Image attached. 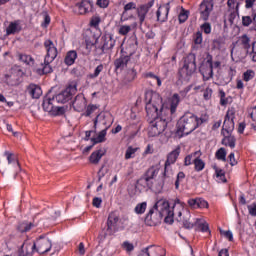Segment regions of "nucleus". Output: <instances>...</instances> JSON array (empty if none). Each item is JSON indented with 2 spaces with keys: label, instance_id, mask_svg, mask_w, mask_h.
Here are the masks:
<instances>
[{
  "label": "nucleus",
  "instance_id": "1",
  "mask_svg": "<svg viewBox=\"0 0 256 256\" xmlns=\"http://www.w3.org/2000/svg\"><path fill=\"white\" fill-rule=\"evenodd\" d=\"M207 116L198 118L194 113L187 111L177 122V135L180 137L188 136L198 129L202 124L207 123Z\"/></svg>",
  "mask_w": 256,
  "mask_h": 256
},
{
  "label": "nucleus",
  "instance_id": "2",
  "mask_svg": "<svg viewBox=\"0 0 256 256\" xmlns=\"http://www.w3.org/2000/svg\"><path fill=\"white\" fill-rule=\"evenodd\" d=\"M144 100L146 101V113L149 119L155 121L156 119H173V117L165 118L161 116V113L164 109V105L162 103V97L157 92L149 90L146 92L144 96Z\"/></svg>",
  "mask_w": 256,
  "mask_h": 256
},
{
  "label": "nucleus",
  "instance_id": "3",
  "mask_svg": "<svg viewBox=\"0 0 256 256\" xmlns=\"http://www.w3.org/2000/svg\"><path fill=\"white\" fill-rule=\"evenodd\" d=\"M43 47L46 49V56L43 61V74H50L53 72V68H51L50 64L53 63L54 59L57 57V48L55 47L53 41L50 39H46L43 43Z\"/></svg>",
  "mask_w": 256,
  "mask_h": 256
},
{
  "label": "nucleus",
  "instance_id": "4",
  "mask_svg": "<svg viewBox=\"0 0 256 256\" xmlns=\"http://www.w3.org/2000/svg\"><path fill=\"white\" fill-rule=\"evenodd\" d=\"M153 212L158 211L160 216H166L164 219L165 223H168L169 225L174 223V211L170 207V202L166 199H159L154 203L153 206Z\"/></svg>",
  "mask_w": 256,
  "mask_h": 256
},
{
  "label": "nucleus",
  "instance_id": "5",
  "mask_svg": "<svg viewBox=\"0 0 256 256\" xmlns=\"http://www.w3.org/2000/svg\"><path fill=\"white\" fill-rule=\"evenodd\" d=\"M23 244L26 246V249L35 251L40 255L50 252L51 248L53 247V243L50 241V239L44 238L43 236H40L38 241L34 242L33 244L27 241H24Z\"/></svg>",
  "mask_w": 256,
  "mask_h": 256
},
{
  "label": "nucleus",
  "instance_id": "6",
  "mask_svg": "<svg viewBox=\"0 0 256 256\" xmlns=\"http://www.w3.org/2000/svg\"><path fill=\"white\" fill-rule=\"evenodd\" d=\"M196 72V55L194 53H189L184 58L183 68L180 69V77L184 80H189L190 77Z\"/></svg>",
  "mask_w": 256,
  "mask_h": 256
},
{
  "label": "nucleus",
  "instance_id": "7",
  "mask_svg": "<svg viewBox=\"0 0 256 256\" xmlns=\"http://www.w3.org/2000/svg\"><path fill=\"white\" fill-rule=\"evenodd\" d=\"M171 121H172V118H168V119L158 118L156 120H151L150 126H149V132H148L149 137L154 138L164 133L168 123H170Z\"/></svg>",
  "mask_w": 256,
  "mask_h": 256
},
{
  "label": "nucleus",
  "instance_id": "8",
  "mask_svg": "<svg viewBox=\"0 0 256 256\" xmlns=\"http://www.w3.org/2000/svg\"><path fill=\"white\" fill-rule=\"evenodd\" d=\"M77 88L76 84L72 83L67 86L66 89L55 95L54 97H51V99H54V102L58 104H66L70 100H72L73 95L76 94Z\"/></svg>",
  "mask_w": 256,
  "mask_h": 256
},
{
  "label": "nucleus",
  "instance_id": "9",
  "mask_svg": "<svg viewBox=\"0 0 256 256\" xmlns=\"http://www.w3.org/2000/svg\"><path fill=\"white\" fill-rule=\"evenodd\" d=\"M180 153L181 148L180 146H178L166 156L165 169L163 170V178H169L173 176V172L170 170V166L174 165L177 159H179Z\"/></svg>",
  "mask_w": 256,
  "mask_h": 256
},
{
  "label": "nucleus",
  "instance_id": "10",
  "mask_svg": "<svg viewBox=\"0 0 256 256\" xmlns=\"http://www.w3.org/2000/svg\"><path fill=\"white\" fill-rule=\"evenodd\" d=\"M199 72L203 77V81H208L214 76L213 72V56L208 54L206 56L205 64H202L199 68Z\"/></svg>",
  "mask_w": 256,
  "mask_h": 256
},
{
  "label": "nucleus",
  "instance_id": "11",
  "mask_svg": "<svg viewBox=\"0 0 256 256\" xmlns=\"http://www.w3.org/2000/svg\"><path fill=\"white\" fill-rule=\"evenodd\" d=\"M235 108H230L227 110L226 116L224 117L223 129L221 133L232 134L235 129Z\"/></svg>",
  "mask_w": 256,
  "mask_h": 256
},
{
  "label": "nucleus",
  "instance_id": "12",
  "mask_svg": "<svg viewBox=\"0 0 256 256\" xmlns=\"http://www.w3.org/2000/svg\"><path fill=\"white\" fill-rule=\"evenodd\" d=\"M115 39L113 38V34L106 33L101 36L100 39V55L105 54L106 52L112 50L115 47Z\"/></svg>",
  "mask_w": 256,
  "mask_h": 256
},
{
  "label": "nucleus",
  "instance_id": "13",
  "mask_svg": "<svg viewBox=\"0 0 256 256\" xmlns=\"http://www.w3.org/2000/svg\"><path fill=\"white\" fill-rule=\"evenodd\" d=\"M214 9V1L213 0H203L199 5V14L200 20L205 22L210 18L211 12Z\"/></svg>",
  "mask_w": 256,
  "mask_h": 256
},
{
  "label": "nucleus",
  "instance_id": "14",
  "mask_svg": "<svg viewBox=\"0 0 256 256\" xmlns=\"http://www.w3.org/2000/svg\"><path fill=\"white\" fill-rule=\"evenodd\" d=\"M162 218H167V215H161V213H155L153 209L149 210L146 218L144 219V223H146L149 227H155L161 223Z\"/></svg>",
  "mask_w": 256,
  "mask_h": 256
},
{
  "label": "nucleus",
  "instance_id": "15",
  "mask_svg": "<svg viewBox=\"0 0 256 256\" xmlns=\"http://www.w3.org/2000/svg\"><path fill=\"white\" fill-rule=\"evenodd\" d=\"M119 216L118 213L112 212L109 214L107 218V228H106V235L113 236L116 233V228L118 227Z\"/></svg>",
  "mask_w": 256,
  "mask_h": 256
},
{
  "label": "nucleus",
  "instance_id": "16",
  "mask_svg": "<svg viewBox=\"0 0 256 256\" xmlns=\"http://www.w3.org/2000/svg\"><path fill=\"white\" fill-rule=\"evenodd\" d=\"M3 82L8 86H19L20 84V73L17 70L11 69L3 77Z\"/></svg>",
  "mask_w": 256,
  "mask_h": 256
},
{
  "label": "nucleus",
  "instance_id": "17",
  "mask_svg": "<svg viewBox=\"0 0 256 256\" xmlns=\"http://www.w3.org/2000/svg\"><path fill=\"white\" fill-rule=\"evenodd\" d=\"M155 1H149V3L140 6L137 8V16L138 20L140 21V25L143 24L144 20H146V15L149 12V9L153 7Z\"/></svg>",
  "mask_w": 256,
  "mask_h": 256
},
{
  "label": "nucleus",
  "instance_id": "18",
  "mask_svg": "<svg viewBox=\"0 0 256 256\" xmlns=\"http://www.w3.org/2000/svg\"><path fill=\"white\" fill-rule=\"evenodd\" d=\"M168 14H170V3H166L165 5L158 8V11L156 12L158 22H167Z\"/></svg>",
  "mask_w": 256,
  "mask_h": 256
},
{
  "label": "nucleus",
  "instance_id": "19",
  "mask_svg": "<svg viewBox=\"0 0 256 256\" xmlns=\"http://www.w3.org/2000/svg\"><path fill=\"white\" fill-rule=\"evenodd\" d=\"M83 39H85L86 49H90L99 41V37L95 36L91 30H86L85 34H83Z\"/></svg>",
  "mask_w": 256,
  "mask_h": 256
},
{
  "label": "nucleus",
  "instance_id": "20",
  "mask_svg": "<svg viewBox=\"0 0 256 256\" xmlns=\"http://www.w3.org/2000/svg\"><path fill=\"white\" fill-rule=\"evenodd\" d=\"M163 252L164 248L160 246H149L141 251V256H165Z\"/></svg>",
  "mask_w": 256,
  "mask_h": 256
},
{
  "label": "nucleus",
  "instance_id": "21",
  "mask_svg": "<svg viewBox=\"0 0 256 256\" xmlns=\"http://www.w3.org/2000/svg\"><path fill=\"white\" fill-rule=\"evenodd\" d=\"M76 7H78L80 15H85L93 11V2L90 0H82L80 3L76 4Z\"/></svg>",
  "mask_w": 256,
  "mask_h": 256
},
{
  "label": "nucleus",
  "instance_id": "22",
  "mask_svg": "<svg viewBox=\"0 0 256 256\" xmlns=\"http://www.w3.org/2000/svg\"><path fill=\"white\" fill-rule=\"evenodd\" d=\"M3 155L6 157L8 165H12V167H14L15 172L20 171V163L17 155H15L14 153H10L9 151H5Z\"/></svg>",
  "mask_w": 256,
  "mask_h": 256
},
{
  "label": "nucleus",
  "instance_id": "23",
  "mask_svg": "<svg viewBox=\"0 0 256 256\" xmlns=\"http://www.w3.org/2000/svg\"><path fill=\"white\" fill-rule=\"evenodd\" d=\"M21 20H14V22H10L8 27L6 28V35H15L21 32Z\"/></svg>",
  "mask_w": 256,
  "mask_h": 256
},
{
  "label": "nucleus",
  "instance_id": "24",
  "mask_svg": "<svg viewBox=\"0 0 256 256\" xmlns=\"http://www.w3.org/2000/svg\"><path fill=\"white\" fill-rule=\"evenodd\" d=\"M73 109L76 112H81L85 109V107L87 106V101L85 100V97L82 95H78L74 98L73 101Z\"/></svg>",
  "mask_w": 256,
  "mask_h": 256
},
{
  "label": "nucleus",
  "instance_id": "25",
  "mask_svg": "<svg viewBox=\"0 0 256 256\" xmlns=\"http://www.w3.org/2000/svg\"><path fill=\"white\" fill-rule=\"evenodd\" d=\"M221 135L224 136L223 140H221V145L226 147H230V149H235L236 147V138L231 134H227L226 132H221Z\"/></svg>",
  "mask_w": 256,
  "mask_h": 256
},
{
  "label": "nucleus",
  "instance_id": "26",
  "mask_svg": "<svg viewBox=\"0 0 256 256\" xmlns=\"http://www.w3.org/2000/svg\"><path fill=\"white\" fill-rule=\"evenodd\" d=\"M128 62H130V56L121 55L118 59L114 60V68L116 70H124L127 67Z\"/></svg>",
  "mask_w": 256,
  "mask_h": 256
},
{
  "label": "nucleus",
  "instance_id": "27",
  "mask_svg": "<svg viewBox=\"0 0 256 256\" xmlns=\"http://www.w3.org/2000/svg\"><path fill=\"white\" fill-rule=\"evenodd\" d=\"M180 104V96L179 94L175 93L172 95L171 100L169 102V112H171V115H174L175 112L177 111V108L179 107Z\"/></svg>",
  "mask_w": 256,
  "mask_h": 256
},
{
  "label": "nucleus",
  "instance_id": "28",
  "mask_svg": "<svg viewBox=\"0 0 256 256\" xmlns=\"http://www.w3.org/2000/svg\"><path fill=\"white\" fill-rule=\"evenodd\" d=\"M106 154V151L104 150H97L92 152V154L89 156V162L92 163L93 165H98L101 158Z\"/></svg>",
  "mask_w": 256,
  "mask_h": 256
},
{
  "label": "nucleus",
  "instance_id": "29",
  "mask_svg": "<svg viewBox=\"0 0 256 256\" xmlns=\"http://www.w3.org/2000/svg\"><path fill=\"white\" fill-rule=\"evenodd\" d=\"M27 91H29V95L32 96V99H39L42 95L41 87L36 84H30Z\"/></svg>",
  "mask_w": 256,
  "mask_h": 256
},
{
  "label": "nucleus",
  "instance_id": "30",
  "mask_svg": "<svg viewBox=\"0 0 256 256\" xmlns=\"http://www.w3.org/2000/svg\"><path fill=\"white\" fill-rule=\"evenodd\" d=\"M35 227H36L35 223L29 222V221H23L20 224H18L17 230L19 233H27L32 229H34Z\"/></svg>",
  "mask_w": 256,
  "mask_h": 256
},
{
  "label": "nucleus",
  "instance_id": "31",
  "mask_svg": "<svg viewBox=\"0 0 256 256\" xmlns=\"http://www.w3.org/2000/svg\"><path fill=\"white\" fill-rule=\"evenodd\" d=\"M110 128V125L104 128L103 130L98 133V136L95 138H91V142L94 145L106 142V135H107V130Z\"/></svg>",
  "mask_w": 256,
  "mask_h": 256
},
{
  "label": "nucleus",
  "instance_id": "32",
  "mask_svg": "<svg viewBox=\"0 0 256 256\" xmlns=\"http://www.w3.org/2000/svg\"><path fill=\"white\" fill-rule=\"evenodd\" d=\"M55 103H57L56 101H54V99H51V97L46 96L45 99H43V103H42V107H43V111H51L54 108H57L55 106Z\"/></svg>",
  "mask_w": 256,
  "mask_h": 256
},
{
  "label": "nucleus",
  "instance_id": "33",
  "mask_svg": "<svg viewBox=\"0 0 256 256\" xmlns=\"http://www.w3.org/2000/svg\"><path fill=\"white\" fill-rule=\"evenodd\" d=\"M78 58V53L75 50L69 51L66 53V57L64 58V63L67 66H71L75 63V60Z\"/></svg>",
  "mask_w": 256,
  "mask_h": 256
},
{
  "label": "nucleus",
  "instance_id": "34",
  "mask_svg": "<svg viewBox=\"0 0 256 256\" xmlns=\"http://www.w3.org/2000/svg\"><path fill=\"white\" fill-rule=\"evenodd\" d=\"M218 97H220L221 107H226L228 104L232 103V97H226V92L222 89L218 90Z\"/></svg>",
  "mask_w": 256,
  "mask_h": 256
},
{
  "label": "nucleus",
  "instance_id": "35",
  "mask_svg": "<svg viewBox=\"0 0 256 256\" xmlns=\"http://www.w3.org/2000/svg\"><path fill=\"white\" fill-rule=\"evenodd\" d=\"M251 39L250 37L247 36V34H244L242 36H240V45H242V47L246 50V55L249 54L250 48H251Z\"/></svg>",
  "mask_w": 256,
  "mask_h": 256
},
{
  "label": "nucleus",
  "instance_id": "36",
  "mask_svg": "<svg viewBox=\"0 0 256 256\" xmlns=\"http://www.w3.org/2000/svg\"><path fill=\"white\" fill-rule=\"evenodd\" d=\"M45 112H48L49 115L57 117L64 115L66 113V108L65 107H54L52 110H46Z\"/></svg>",
  "mask_w": 256,
  "mask_h": 256
},
{
  "label": "nucleus",
  "instance_id": "37",
  "mask_svg": "<svg viewBox=\"0 0 256 256\" xmlns=\"http://www.w3.org/2000/svg\"><path fill=\"white\" fill-rule=\"evenodd\" d=\"M150 180H153V179L141 177L140 179H138L137 185H138V186H142L143 188H149V189H151L152 186H153V183H152V181H150Z\"/></svg>",
  "mask_w": 256,
  "mask_h": 256
},
{
  "label": "nucleus",
  "instance_id": "38",
  "mask_svg": "<svg viewBox=\"0 0 256 256\" xmlns=\"http://www.w3.org/2000/svg\"><path fill=\"white\" fill-rule=\"evenodd\" d=\"M196 231H201L203 233L208 232L210 230L207 222H202L200 219H196Z\"/></svg>",
  "mask_w": 256,
  "mask_h": 256
},
{
  "label": "nucleus",
  "instance_id": "39",
  "mask_svg": "<svg viewBox=\"0 0 256 256\" xmlns=\"http://www.w3.org/2000/svg\"><path fill=\"white\" fill-rule=\"evenodd\" d=\"M103 70H104V65L100 64L97 66V68H95L94 73L88 74L87 78L94 80L95 78H98L100 76V74H101V72H103Z\"/></svg>",
  "mask_w": 256,
  "mask_h": 256
},
{
  "label": "nucleus",
  "instance_id": "40",
  "mask_svg": "<svg viewBox=\"0 0 256 256\" xmlns=\"http://www.w3.org/2000/svg\"><path fill=\"white\" fill-rule=\"evenodd\" d=\"M33 252H35V250H30V248L26 249V245H21V248L18 250V256H32Z\"/></svg>",
  "mask_w": 256,
  "mask_h": 256
},
{
  "label": "nucleus",
  "instance_id": "41",
  "mask_svg": "<svg viewBox=\"0 0 256 256\" xmlns=\"http://www.w3.org/2000/svg\"><path fill=\"white\" fill-rule=\"evenodd\" d=\"M226 149L225 148H219L217 152H215V158H217L218 161L226 162Z\"/></svg>",
  "mask_w": 256,
  "mask_h": 256
},
{
  "label": "nucleus",
  "instance_id": "42",
  "mask_svg": "<svg viewBox=\"0 0 256 256\" xmlns=\"http://www.w3.org/2000/svg\"><path fill=\"white\" fill-rule=\"evenodd\" d=\"M138 150L139 148H134L133 146H129L128 148H126L125 159L126 160L133 159L135 157V153Z\"/></svg>",
  "mask_w": 256,
  "mask_h": 256
},
{
  "label": "nucleus",
  "instance_id": "43",
  "mask_svg": "<svg viewBox=\"0 0 256 256\" xmlns=\"http://www.w3.org/2000/svg\"><path fill=\"white\" fill-rule=\"evenodd\" d=\"M193 164H195V171L201 172L205 168V162L202 161L199 157H196L195 160H193Z\"/></svg>",
  "mask_w": 256,
  "mask_h": 256
},
{
  "label": "nucleus",
  "instance_id": "44",
  "mask_svg": "<svg viewBox=\"0 0 256 256\" xmlns=\"http://www.w3.org/2000/svg\"><path fill=\"white\" fill-rule=\"evenodd\" d=\"M158 173V169H156L155 167H150L149 170H147L146 174H144V176L142 177L147 179H154L156 175H158Z\"/></svg>",
  "mask_w": 256,
  "mask_h": 256
},
{
  "label": "nucleus",
  "instance_id": "45",
  "mask_svg": "<svg viewBox=\"0 0 256 256\" xmlns=\"http://www.w3.org/2000/svg\"><path fill=\"white\" fill-rule=\"evenodd\" d=\"M147 209V202H141L137 204L134 208V212L137 213L138 215H143L144 212H146Z\"/></svg>",
  "mask_w": 256,
  "mask_h": 256
},
{
  "label": "nucleus",
  "instance_id": "46",
  "mask_svg": "<svg viewBox=\"0 0 256 256\" xmlns=\"http://www.w3.org/2000/svg\"><path fill=\"white\" fill-rule=\"evenodd\" d=\"M19 59L21 62L26 63V65H33V57L31 55L20 54Z\"/></svg>",
  "mask_w": 256,
  "mask_h": 256
},
{
  "label": "nucleus",
  "instance_id": "47",
  "mask_svg": "<svg viewBox=\"0 0 256 256\" xmlns=\"http://www.w3.org/2000/svg\"><path fill=\"white\" fill-rule=\"evenodd\" d=\"M144 77L149 78L153 81H156V84L158 85V87H161V85H162L161 78H159V76H156L155 74H153V72H147L146 74H144Z\"/></svg>",
  "mask_w": 256,
  "mask_h": 256
},
{
  "label": "nucleus",
  "instance_id": "48",
  "mask_svg": "<svg viewBox=\"0 0 256 256\" xmlns=\"http://www.w3.org/2000/svg\"><path fill=\"white\" fill-rule=\"evenodd\" d=\"M185 177L186 175L184 174V172H178L177 179L175 180V183H174L175 190H179L180 183L183 182Z\"/></svg>",
  "mask_w": 256,
  "mask_h": 256
},
{
  "label": "nucleus",
  "instance_id": "49",
  "mask_svg": "<svg viewBox=\"0 0 256 256\" xmlns=\"http://www.w3.org/2000/svg\"><path fill=\"white\" fill-rule=\"evenodd\" d=\"M254 77H256V72H254L253 70H246V72H244V81L250 82L254 79Z\"/></svg>",
  "mask_w": 256,
  "mask_h": 256
},
{
  "label": "nucleus",
  "instance_id": "50",
  "mask_svg": "<svg viewBox=\"0 0 256 256\" xmlns=\"http://www.w3.org/2000/svg\"><path fill=\"white\" fill-rule=\"evenodd\" d=\"M238 15H239V3L236 4L235 10H232V12H230V15H229L230 24H233V22L235 21Z\"/></svg>",
  "mask_w": 256,
  "mask_h": 256
},
{
  "label": "nucleus",
  "instance_id": "51",
  "mask_svg": "<svg viewBox=\"0 0 256 256\" xmlns=\"http://www.w3.org/2000/svg\"><path fill=\"white\" fill-rule=\"evenodd\" d=\"M211 97H213V89L208 87L203 90V100L210 101Z\"/></svg>",
  "mask_w": 256,
  "mask_h": 256
},
{
  "label": "nucleus",
  "instance_id": "52",
  "mask_svg": "<svg viewBox=\"0 0 256 256\" xmlns=\"http://www.w3.org/2000/svg\"><path fill=\"white\" fill-rule=\"evenodd\" d=\"M188 18H189L188 12L183 9L181 13L178 15V22H180V24H183L184 22L187 21Z\"/></svg>",
  "mask_w": 256,
  "mask_h": 256
},
{
  "label": "nucleus",
  "instance_id": "53",
  "mask_svg": "<svg viewBox=\"0 0 256 256\" xmlns=\"http://www.w3.org/2000/svg\"><path fill=\"white\" fill-rule=\"evenodd\" d=\"M201 198H190L187 200V204H189V207L192 209H197V205L199 204Z\"/></svg>",
  "mask_w": 256,
  "mask_h": 256
},
{
  "label": "nucleus",
  "instance_id": "54",
  "mask_svg": "<svg viewBox=\"0 0 256 256\" xmlns=\"http://www.w3.org/2000/svg\"><path fill=\"white\" fill-rule=\"evenodd\" d=\"M198 153L197 152H194L190 155H187L185 158H184V166H190L192 165L193 161H192V158L195 157Z\"/></svg>",
  "mask_w": 256,
  "mask_h": 256
},
{
  "label": "nucleus",
  "instance_id": "55",
  "mask_svg": "<svg viewBox=\"0 0 256 256\" xmlns=\"http://www.w3.org/2000/svg\"><path fill=\"white\" fill-rule=\"evenodd\" d=\"M131 31V26L123 25L119 28V35L126 36Z\"/></svg>",
  "mask_w": 256,
  "mask_h": 256
},
{
  "label": "nucleus",
  "instance_id": "56",
  "mask_svg": "<svg viewBox=\"0 0 256 256\" xmlns=\"http://www.w3.org/2000/svg\"><path fill=\"white\" fill-rule=\"evenodd\" d=\"M133 9H137V5L132 1L123 7V14H125Z\"/></svg>",
  "mask_w": 256,
  "mask_h": 256
},
{
  "label": "nucleus",
  "instance_id": "57",
  "mask_svg": "<svg viewBox=\"0 0 256 256\" xmlns=\"http://www.w3.org/2000/svg\"><path fill=\"white\" fill-rule=\"evenodd\" d=\"M50 22H51L50 15L45 13L43 14V22L42 24H40V26H42V28H47L50 25Z\"/></svg>",
  "mask_w": 256,
  "mask_h": 256
},
{
  "label": "nucleus",
  "instance_id": "58",
  "mask_svg": "<svg viewBox=\"0 0 256 256\" xmlns=\"http://www.w3.org/2000/svg\"><path fill=\"white\" fill-rule=\"evenodd\" d=\"M253 23V19L250 16L242 17V26L248 27Z\"/></svg>",
  "mask_w": 256,
  "mask_h": 256
},
{
  "label": "nucleus",
  "instance_id": "59",
  "mask_svg": "<svg viewBox=\"0 0 256 256\" xmlns=\"http://www.w3.org/2000/svg\"><path fill=\"white\" fill-rule=\"evenodd\" d=\"M200 28L203 30V33H205L206 35H210L211 33V25L210 23H203L202 26H200Z\"/></svg>",
  "mask_w": 256,
  "mask_h": 256
},
{
  "label": "nucleus",
  "instance_id": "60",
  "mask_svg": "<svg viewBox=\"0 0 256 256\" xmlns=\"http://www.w3.org/2000/svg\"><path fill=\"white\" fill-rule=\"evenodd\" d=\"M95 110H97V106L88 105V107H86L85 117H90V115L93 114Z\"/></svg>",
  "mask_w": 256,
  "mask_h": 256
},
{
  "label": "nucleus",
  "instance_id": "61",
  "mask_svg": "<svg viewBox=\"0 0 256 256\" xmlns=\"http://www.w3.org/2000/svg\"><path fill=\"white\" fill-rule=\"evenodd\" d=\"M109 3V0H97L96 5L101 9H106L107 7H109Z\"/></svg>",
  "mask_w": 256,
  "mask_h": 256
},
{
  "label": "nucleus",
  "instance_id": "62",
  "mask_svg": "<svg viewBox=\"0 0 256 256\" xmlns=\"http://www.w3.org/2000/svg\"><path fill=\"white\" fill-rule=\"evenodd\" d=\"M100 22H101L100 17L99 16H94V17L91 18L90 24H91L92 27L97 28V27H99Z\"/></svg>",
  "mask_w": 256,
  "mask_h": 256
},
{
  "label": "nucleus",
  "instance_id": "63",
  "mask_svg": "<svg viewBox=\"0 0 256 256\" xmlns=\"http://www.w3.org/2000/svg\"><path fill=\"white\" fill-rule=\"evenodd\" d=\"M247 208L249 215H251L252 217H256V204H249Z\"/></svg>",
  "mask_w": 256,
  "mask_h": 256
},
{
  "label": "nucleus",
  "instance_id": "64",
  "mask_svg": "<svg viewBox=\"0 0 256 256\" xmlns=\"http://www.w3.org/2000/svg\"><path fill=\"white\" fill-rule=\"evenodd\" d=\"M194 42H195V45L202 44V33L201 32H196Z\"/></svg>",
  "mask_w": 256,
  "mask_h": 256
}]
</instances>
